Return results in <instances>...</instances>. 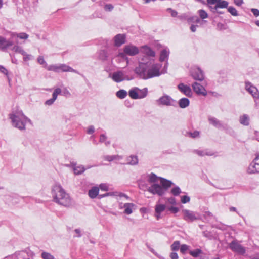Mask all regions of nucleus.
<instances>
[{"instance_id":"f257e3e1","label":"nucleus","mask_w":259,"mask_h":259,"mask_svg":"<svg viewBox=\"0 0 259 259\" xmlns=\"http://www.w3.org/2000/svg\"><path fill=\"white\" fill-rule=\"evenodd\" d=\"M167 63L164 67L163 71H160L161 65L160 64H152L151 63H139V65L135 69V72L141 79H148L158 77L166 72Z\"/></svg>"},{"instance_id":"f03ea898","label":"nucleus","mask_w":259,"mask_h":259,"mask_svg":"<svg viewBox=\"0 0 259 259\" xmlns=\"http://www.w3.org/2000/svg\"><path fill=\"white\" fill-rule=\"evenodd\" d=\"M52 193L56 203L65 207H68L71 205V201L69 196L60 185H54L52 188Z\"/></svg>"},{"instance_id":"7ed1b4c3","label":"nucleus","mask_w":259,"mask_h":259,"mask_svg":"<svg viewBox=\"0 0 259 259\" xmlns=\"http://www.w3.org/2000/svg\"><path fill=\"white\" fill-rule=\"evenodd\" d=\"M9 117L11 120L12 125L20 130H25L27 122L31 123L30 119L28 118L22 111L13 112L9 115Z\"/></svg>"},{"instance_id":"20e7f679","label":"nucleus","mask_w":259,"mask_h":259,"mask_svg":"<svg viewBox=\"0 0 259 259\" xmlns=\"http://www.w3.org/2000/svg\"><path fill=\"white\" fill-rule=\"evenodd\" d=\"M139 52V50L136 46L132 44L127 45L124 47L123 52L119 53L117 56V59L119 61L121 59L122 61H125V66H127L129 60L126 56H135L138 54Z\"/></svg>"},{"instance_id":"39448f33","label":"nucleus","mask_w":259,"mask_h":259,"mask_svg":"<svg viewBox=\"0 0 259 259\" xmlns=\"http://www.w3.org/2000/svg\"><path fill=\"white\" fill-rule=\"evenodd\" d=\"M156 102L158 105L166 106H176L177 105V101L167 95L161 97L156 101Z\"/></svg>"},{"instance_id":"423d86ee","label":"nucleus","mask_w":259,"mask_h":259,"mask_svg":"<svg viewBox=\"0 0 259 259\" xmlns=\"http://www.w3.org/2000/svg\"><path fill=\"white\" fill-rule=\"evenodd\" d=\"M182 212L183 215V219L187 222H193L199 220L200 215L195 211H193L188 209H183Z\"/></svg>"},{"instance_id":"0eeeda50","label":"nucleus","mask_w":259,"mask_h":259,"mask_svg":"<svg viewBox=\"0 0 259 259\" xmlns=\"http://www.w3.org/2000/svg\"><path fill=\"white\" fill-rule=\"evenodd\" d=\"M147 190L152 194L162 196L165 193V189L160 185L154 183L147 188Z\"/></svg>"},{"instance_id":"6e6552de","label":"nucleus","mask_w":259,"mask_h":259,"mask_svg":"<svg viewBox=\"0 0 259 259\" xmlns=\"http://www.w3.org/2000/svg\"><path fill=\"white\" fill-rule=\"evenodd\" d=\"M230 248L234 252L241 255L245 253V248L237 241L233 240L229 244Z\"/></svg>"},{"instance_id":"1a4fd4ad","label":"nucleus","mask_w":259,"mask_h":259,"mask_svg":"<svg viewBox=\"0 0 259 259\" xmlns=\"http://www.w3.org/2000/svg\"><path fill=\"white\" fill-rule=\"evenodd\" d=\"M245 90L252 95L256 102V100L259 99V92L257 89L248 81L245 82Z\"/></svg>"},{"instance_id":"9d476101","label":"nucleus","mask_w":259,"mask_h":259,"mask_svg":"<svg viewBox=\"0 0 259 259\" xmlns=\"http://www.w3.org/2000/svg\"><path fill=\"white\" fill-rule=\"evenodd\" d=\"M111 77L116 82H120L125 80H130L127 76L124 75L121 71L114 72Z\"/></svg>"},{"instance_id":"9b49d317","label":"nucleus","mask_w":259,"mask_h":259,"mask_svg":"<svg viewBox=\"0 0 259 259\" xmlns=\"http://www.w3.org/2000/svg\"><path fill=\"white\" fill-rule=\"evenodd\" d=\"M191 75L195 80L199 81H202L204 78L203 72L199 67H194L192 69Z\"/></svg>"},{"instance_id":"f8f14e48","label":"nucleus","mask_w":259,"mask_h":259,"mask_svg":"<svg viewBox=\"0 0 259 259\" xmlns=\"http://www.w3.org/2000/svg\"><path fill=\"white\" fill-rule=\"evenodd\" d=\"M192 87L193 91L197 94L205 96L207 95V92L204 87L199 83L195 82L192 84Z\"/></svg>"},{"instance_id":"ddd939ff","label":"nucleus","mask_w":259,"mask_h":259,"mask_svg":"<svg viewBox=\"0 0 259 259\" xmlns=\"http://www.w3.org/2000/svg\"><path fill=\"white\" fill-rule=\"evenodd\" d=\"M13 45V42L11 40H7L6 38L0 36V50L6 51L10 47Z\"/></svg>"},{"instance_id":"4468645a","label":"nucleus","mask_w":259,"mask_h":259,"mask_svg":"<svg viewBox=\"0 0 259 259\" xmlns=\"http://www.w3.org/2000/svg\"><path fill=\"white\" fill-rule=\"evenodd\" d=\"M179 90L185 95L187 97H191L192 92L190 87L188 85H185L183 83H180L178 85Z\"/></svg>"},{"instance_id":"2eb2a0df","label":"nucleus","mask_w":259,"mask_h":259,"mask_svg":"<svg viewBox=\"0 0 259 259\" xmlns=\"http://www.w3.org/2000/svg\"><path fill=\"white\" fill-rule=\"evenodd\" d=\"M126 36L124 34H118L114 38V45L120 47L125 42Z\"/></svg>"},{"instance_id":"dca6fc26","label":"nucleus","mask_w":259,"mask_h":259,"mask_svg":"<svg viewBox=\"0 0 259 259\" xmlns=\"http://www.w3.org/2000/svg\"><path fill=\"white\" fill-rule=\"evenodd\" d=\"M247 172L248 174H252L259 172L258 163L254 161V160L250 164L247 168Z\"/></svg>"},{"instance_id":"f3484780","label":"nucleus","mask_w":259,"mask_h":259,"mask_svg":"<svg viewBox=\"0 0 259 259\" xmlns=\"http://www.w3.org/2000/svg\"><path fill=\"white\" fill-rule=\"evenodd\" d=\"M193 152L199 156H213L214 155L215 153L211 150L208 149H204V150H194Z\"/></svg>"},{"instance_id":"a211bd4d","label":"nucleus","mask_w":259,"mask_h":259,"mask_svg":"<svg viewBox=\"0 0 259 259\" xmlns=\"http://www.w3.org/2000/svg\"><path fill=\"white\" fill-rule=\"evenodd\" d=\"M166 206L164 204L157 203L155 207V216L157 220L161 218V213L165 209Z\"/></svg>"},{"instance_id":"6ab92c4d","label":"nucleus","mask_w":259,"mask_h":259,"mask_svg":"<svg viewBox=\"0 0 259 259\" xmlns=\"http://www.w3.org/2000/svg\"><path fill=\"white\" fill-rule=\"evenodd\" d=\"M208 121L210 124L215 126L218 128H225L224 125L222 123L221 121L219 120L217 118L214 117H209Z\"/></svg>"},{"instance_id":"aec40b11","label":"nucleus","mask_w":259,"mask_h":259,"mask_svg":"<svg viewBox=\"0 0 259 259\" xmlns=\"http://www.w3.org/2000/svg\"><path fill=\"white\" fill-rule=\"evenodd\" d=\"M123 207L124 209V213L129 215L133 213V210L135 209L136 205L132 203H124Z\"/></svg>"},{"instance_id":"412c9836","label":"nucleus","mask_w":259,"mask_h":259,"mask_svg":"<svg viewBox=\"0 0 259 259\" xmlns=\"http://www.w3.org/2000/svg\"><path fill=\"white\" fill-rule=\"evenodd\" d=\"M72 165L74 174L76 175L82 174L85 170L84 166L82 165H77L76 164H72Z\"/></svg>"},{"instance_id":"4be33fe9","label":"nucleus","mask_w":259,"mask_h":259,"mask_svg":"<svg viewBox=\"0 0 259 259\" xmlns=\"http://www.w3.org/2000/svg\"><path fill=\"white\" fill-rule=\"evenodd\" d=\"M141 52L148 56L154 57L155 55V52L149 47L145 46L141 48Z\"/></svg>"},{"instance_id":"5701e85b","label":"nucleus","mask_w":259,"mask_h":259,"mask_svg":"<svg viewBox=\"0 0 259 259\" xmlns=\"http://www.w3.org/2000/svg\"><path fill=\"white\" fill-rule=\"evenodd\" d=\"M99 188L98 187H92L88 192L89 196L92 198H95L99 194Z\"/></svg>"},{"instance_id":"b1692460","label":"nucleus","mask_w":259,"mask_h":259,"mask_svg":"<svg viewBox=\"0 0 259 259\" xmlns=\"http://www.w3.org/2000/svg\"><path fill=\"white\" fill-rule=\"evenodd\" d=\"M178 104L180 108H185L189 106L190 104V101L188 98H183L179 100Z\"/></svg>"},{"instance_id":"393cba45","label":"nucleus","mask_w":259,"mask_h":259,"mask_svg":"<svg viewBox=\"0 0 259 259\" xmlns=\"http://www.w3.org/2000/svg\"><path fill=\"white\" fill-rule=\"evenodd\" d=\"M138 90H139V89L137 87L131 89L128 92L130 97L133 99H139Z\"/></svg>"},{"instance_id":"a878e982","label":"nucleus","mask_w":259,"mask_h":259,"mask_svg":"<svg viewBox=\"0 0 259 259\" xmlns=\"http://www.w3.org/2000/svg\"><path fill=\"white\" fill-rule=\"evenodd\" d=\"M160 184L161 187L165 189V192L168 188L170 187L172 185V182L170 181L160 178Z\"/></svg>"},{"instance_id":"bb28decb","label":"nucleus","mask_w":259,"mask_h":259,"mask_svg":"<svg viewBox=\"0 0 259 259\" xmlns=\"http://www.w3.org/2000/svg\"><path fill=\"white\" fill-rule=\"evenodd\" d=\"M61 72H74L77 74H79V72L73 69L72 67L65 64H61Z\"/></svg>"},{"instance_id":"cd10ccee","label":"nucleus","mask_w":259,"mask_h":259,"mask_svg":"<svg viewBox=\"0 0 259 259\" xmlns=\"http://www.w3.org/2000/svg\"><path fill=\"white\" fill-rule=\"evenodd\" d=\"M240 123L245 126H248L249 124V117L247 114H243L239 118Z\"/></svg>"},{"instance_id":"c85d7f7f","label":"nucleus","mask_w":259,"mask_h":259,"mask_svg":"<svg viewBox=\"0 0 259 259\" xmlns=\"http://www.w3.org/2000/svg\"><path fill=\"white\" fill-rule=\"evenodd\" d=\"M61 64H53L50 65L47 67V69L49 71H52L55 72H61Z\"/></svg>"},{"instance_id":"c756f323","label":"nucleus","mask_w":259,"mask_h":259,"mask_svg":"<svg viewBox=\"0 0 259 259\" xmlns=\"http://www.w3.org/2000/svg\"><path fill=\"white\" fill-rule=\"evenodd\" d=\"M169 51L167 49H163L161 51L159 60L161 62L167 60L169 56Z\"/></svg>"},{"instance_id":"7c9ffc66","label":"nucleus","mask_w":259,"mask_h":259,"mask_svg":"<svg viewBox=\"0 0 259 259\" xmlns=\"http://www.w3.org/2000/svg\"><path fill=\"white\" fill-rule=\"evenodd\" d=\"M103 158L104 160L110 162L115 160H119L122 159V157L119 155H105Z\"/></svg>"},{"instance_id":"2f4dec72","label":"nucleus","mask_w":259,"mask_h":259,"mask_svg":"<svg viewBox=\"0 0 259 259\" xmlns=\"http://www.w3.org/2000/svg\"><path fill=\"white\" fill-rule=\"evenodd\" d=\"M11 37H17L22 39H26L28 38L29 35L24 32H21L20 33H12L11 34Z\"/></svg>"},{"instance_id":"473e14b6","label":"nucleus","mask_w":259,"mask_h":259,"mask_svg":"<svg viewBox=\"0 0 259 259\" xmlns=\"http://www.w3.org/2000/svg\"><path fill=\"white\" fill-rule=\"evenodd\" d=\"M127 163L131 165H136L138 163V159L136 156L131 155L127 158Z\"/></svg>"},{"instance_id":"72a5a7b5","label":"nucleus","mask_w":259,"mask_h":259,"mask_svg":"<svg viewBox=\"0 0 259 259\" xmlns=\"http://www.w3.org/2000/svg\"><path fill=\"white\" fill-rule=\"evenodd\" d=\"M148 89L145 88L143 89H140L138 90V96L139 99H142L146 97L147 95Z\"/></svg>"},{"instance_id":"f704fd0d","label":"nucleus","mask_w":259,"mask_h":259,"mask_svg":"<svg viewBox=\"0 0 259 259\" xmlns=\"http://www.w3.org/2000/svg\"><path fill=\"white\" fill-rule=\"evenodd\" d=\"M127 95V92L124 90H120L117 91L116 93V96L119 99H124L125 98Z\"/></svg>"},{"instance_id":"c9c22d12","label":"nucleus","mask_w":259,"mask_h":259,"mask_svg":"<svg viewBox=\"0 0 259 259\" xmlns=\"http://www.w3.org/2000/svg\"><path fill=\"white\" fill-rule=\"evenodd\" d=\"M26 253L24 251H19L16 252L13 255L14 259H25Z\"/></svg>"},{"instance_id":"e433bc0d","label":"nucleus","mask_w":259,"mask_h":259,"mask_svg":"<svg viewBox=\"0 0 259 259\" xmlns=\"http://www.w3.org/2000/svg\"><path fill=\"white\" fill-rule=\"evenodd\" d=\"M12 50L16 53H20L21 54H24V51L22 47L18 45H14L12 47Z\"/></svg>"},{"instance_id":"4c0bfd02","label":"nucleus","mask_w":259,"mask_h":259,"mask_svg":"<svg viewBox=\"0 0 259 259\" xmlns=\"http://www.w3.org/2000/svg\"><path fill=\"white\" fill-rule=\"evenodd\" d=\"M228 6V3L226 1L221 0L217 4L218 8H226Z\"/></svg>"},{"instance_id":"58836bf2","label":"nucleus","mask_w":259,"mask_h":259,"mask_svg":"<svg viewBox=\"0 0 259 259\" xmlns=\"http://www.w3.org/2000/svg\"><path fill=\"white\" fill-rule=\"evenodd\" d=\"M228 11L233 16H237L238 15V13L236 9L232 6H230L227 9Z\"/></svg>"},{"instance_id":"ea45409f","label":"nucleus","mask_w":259,"mask_h":259,"mask_svg":"<svg viewBox=\"0 0 259 259\" xmlns=\"http://www.w3.org/2000/svg\"><path fill=\"white\" fill-rule=\"evenodd\" d=\"M171 193L174 196H178L181 193V190L178 186H176L171 190Z\"/></svg>"},{"instance_id":"a19ab883","label":"nucleus","mask_w":259,"mask_h":259,"mask_svg":"<svg viewBox=\"0 0 259 259\" xmlns=\"http://www.w3.org/2000/svg\"><path fill=\"white\" fill-rule=\"evenodd\" d=\"M159 178L154 174H151L148 178V181L151 183H155L158 181Z\"/></svg>"},{"instance_id":"79ce46f5","label":"nucleus","mask_w":259,"mask_h":259,"mask_svg":"<svg viewBox=\"0 0 259 259\" xmlns=\"http://www.w3.org/2000/svg\"><path fill=\"white\" fill-rule=\"evenodd\" d=\"M180 241H176L171 245V249L173 251H177L180 248Z\"/></svg>"},{"instance_id":"37998d69","label":"nucleus","mask_w":259,"mask_h":259,"mask_svg":"<svg viewBox=\"0 0 259 259\" xmlns=\"http://www.w3.org/2000/svg\"><path fill=\"white\" fill-rule=\"evenodd\" d=\"M198 13L199 17L202 19H204L208 17L207 13L204 10L201 9L198 11Z\"/></svg>"},{"instance_id":"c03bdc74","label":"nucleus","mask_w":259,"mask_h":259,"mask_svg":"<svg viewBox=\"0 0 259 259\" xmlns=\"http://www.w3.org/2000/svg\"><path fill=\"white\" fill-rule=\"evenodd\" d=\"M202 252L201 250L200 249H196L194 250L190 251V254L194 257H198Z\"/></svg>"},{"instance_id":"a18cd8bd","label":"nucleus","mask_w":259,"mask_h":259,"mask_svg":"<svg viewBox=\"0 0 259 259\" xmlns=\"http://www.w3.org/2000/svg\"><path fill=\"white\" fill-rule=\"evenodd\" d=\"M200 133L199 131H195L194 132H188L187 136L192 138H196L199 137Z\"/></svg>"},{"instance_id":"49530a36","label":"nucleus","mask_w":259,"mask_h":259,"mask_svg":"<svg viewBox=\"0 0 259 259\" xmlns=\"http://www.w3.org/2000/svg\"><path fill=\"white\" fill-rule=\"evenodd\" d=\"M41 257L43 259H54V256L49 253L43 252L41 253Z\"/></svg>"},{"instance_id":"de8ad7c7","label":"nucleus","mask_w":259,"mask_h":259,"mask_svg":"<svg viewBox=\"0 0 259 259\" xmlns=\"http://www.w3.org/2000/svg\"><path fill=\"white\" fill-rule=\"evenodd\" d=\"M61 93V90L60 88H56L52 94V98L56 100L57 98V96L58 95L60 94Z\"/></svg>"},{"instance_id":"09e8293b","label":"nucleus","mask_w":259,"mask_h":259,"mask_svg":"<svg viewBox=\"0 0 259 259\" xmlns=\"http://www.w3.org/2000/svg\"><path fill=\"white\" fill-rule=\"evenodd\" d=\"M22 55L23 56V60L25 61L30 60L33 58L32 55L27 54L25 51H24V54Z\"/></svg>"},{"instance_id":"8fccbe9b","label":"nucleus","mask_w":259,"mask_h":259,"mask_svg":"<svg viewBox=\"0 0 259 259\" xmlns=\"http://www.w3.org/2000/svg\"><path fill=\"white\" fill-rule=\"evenodd\" d=\"M181 202L184 204L188 203L190 201V198L187 195L182 196H181Z\"/></svg>"},{"instance_id":"3c124183","label":"nucleus","mask_w":259,"mask_h":259,"mask_svg":"<svg viewBox=\"0 0 259 259\" xmlns=\"http://www.w3.org/2000/svg\"><path fill=\"white\" fill-rule=\"evenodd\" d=\"M37 62L41 64L44 65L45 66H47V64L45 60L44 59V57L41 56H39L37 58Z\"/></svg>"},{"instance_id":"603ef678","label":"nucleus","mask_w":259,"mask_h":259,"mask_svg":"<svg viewBox=\"0 0 259 259\" xmlns=\"http://www.w3.org/2000/svg\"><path fill=\"white\" fill-rule=\"evenodd\" d=\"M166 11L169 12L172 17H175L178 15V12L176 10L172 9L171 8H167L166 9Z\"/></svg>"},{"instance_id":"864d4df0","label":"nucleus","mask_w":259,"mask_h":259,"mask_svg":"<svg viewBox=\"0 0 259 259\" xmlns=\"http://www.w3.org/2000/svg\"><path fill=\"white\" fill-rule=\"evenodd\" d=\"M188 249L189 246L186 244H183L180 246V251L183 254H185Z\"/></svg>"},{"instance_id":"5fc2aeb1","label":"nucleus","mask_w":259,"mask_h":259,"mask_svg":"<svg viewBox=\"0 0 259 259\" xmlns=\"http://www.w3.org/2000/svg\"><path fill=\"white\" fill-rule=\"evenodd\" d=\"M99 57L102 60H105L107 58V53L105 51H101L100 53Z\"/></svg>"},{"instance_id":"6e6d98bb","label":"nucleus","mask_w":259,"mask_h":259,"mask_svg":"<svg viewBox=\"0 0 259 259\" xmlns=\"http://www.w3.org/2000/svg\"><path fill=\"white\" fill-rule=\"evenodd\" d=\"M55 99H54V98H52L51 99H49V100H47L45 102V104L46 105H48V106H51L54 103V102L55 101Z\"/></svg>"},{"instance_id":"4d7b16f0","label":"nucleus","mask_w":259,"mask_h":259,"mask_svg":"<svg viewBox=\"0 0 259 259\" xmlns=\"http://www.w3.org/2000/svg\"><path fill=\"white\" fill-rule=\"evenodd\" d=\"M94 131H95L94 126L93 125H90L88 127V128L87 130V133L88 134H92L94 133Z\"/></svg>"},{"instance_id":"13d9d810","label":"nucleus","mask_w":259,"mask_h":259,"mask_svg":"<svg viewBox=\"0 0 259 259\" xmlns=\"http://www.w3.org/2000/svg\"><path fill=\"white\" fill-rule=\"evenodd\" d=\"M0 72L6 75H8V71L5 67H4L3 66H2L1 65H0Z\"/></svg>"},{"instance_id":"bf43d9fd","label":"nucleus","mask_w":259,"mask_h":259,"mask_svg":"<svg viewBox=\"0 0 259 259\" xmlns=\"http://www.w3.org/2000/svg\"><path fill=\"white\" fill-rule=\"evenodd\" d=\"M113 6L111 4H106L104 6V9L107 11H111L113 9Z\"/></svg>"},{"instance_id":"052dcab7","label":"nucleus","mask_w":259,"mask_h":259,"mask_svg":"<svg viewBox=\"0 0 259 259\" xmlns=\"http://www.w3.org/2000/svg\"><path fill=\"white\" fill-rule=\"evenodd\" d=\"M251 12L253 14L255 17L259 16V10L255 8L251 9Z\"/></svg>"},{"instance_id":"680f3d73","label":"nucleus","mask_w":259,"mask_h":259,"mask_svg":"<svg viewBox=\"0 0 259 259\" xmlns=\"http://www.w3.org/2000/svg\"><path fill=\"white\" fill-rule=\"evenodd\" d=\"M99 188L101 190L108 191V186L106 184H101L99 186Z\"/></svg>"},{"instance_id":"e2e57ef3","label":"nucleus","mask_w":259,"mask_h":259,"mask_svg":"<svg viewBox=\"0 0 259 259\" xmlns=\"http://www.w3.org/2000/svg\"><path fill=\"white\" fill-rule=\"evenodd\" d=\"M116 196H118L120 197H124L126 200H130V197H128L127 195L123 193H118L116 195Z\"/></svg>"},{"instance_id":"0e129e2a","label":"nucleus","mask_w":259,"mask_h":259,"mask_svg":"<svg viewBox=\"0 0 259 259\" xmlns=\"http://www.w3.org/2000/svg\"><path fill=\"white\" fill-rule=\"evenodd\" d=\"M168 209L169 211H170L171 212H172L174 213H176L179 211V209L178 207H173V206L169 207L168 208Z\"/></svg>"},{"instance_id":"69168bd1","label":"nucleus","mask_w":259,"mask_h":259,"mask_svg":"<svg viewBox=\"0 0 259 259\" xmlns=\"http://www.w3.org/2000/svg\"><path fill=\"white\" fill-rule=\"evenodd\" d=\"M107 139V137L105 134H101L100 136V142L103 143L105 142Z\"/></svg>"},{"instance_id":"338daca9","label":"nucleus","mask_w":259,"mask_h":259,"mask_svg":"<svg viewBox=\"0 0 259 259\" xmlns=\"http://www.w3.org/2000/svg\"><path fill=\"white\" fill-rule=\"evenodd\" d=\"M167 201L171 204L175 205L176 204V199L174 197H171L169 198Z\"/></svg>"},{"instance_id":"774afa93","label":"nucleus","mask_w":259,"mask_h":259,"mask_svg":"<svg viewBox=\"0 0 259 259\" xmlns=\"http://www.w3.org/2000/svg\"><path fill=\"white\" fill-rule=\"evenodd\" d=\"M170 257L171 259H178V255L176 252H171Z\"/></svg>"}]
</instances>
